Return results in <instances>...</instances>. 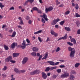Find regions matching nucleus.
I'll use <instances>...</instances> for the list:
<instances>
[{
    "label": "nucleus",
    "mask_w": 80,
    "mask_h": 80,
    "mask_svg": "<svg viewBox=\"0 0 80 80\" xmlns=\"http://www.w3.org/2000/svg\"><path fill=\"white\" fill-rule=\"evenodd\" d=\"M59 67L60 68H65V66H64V65H60L59 66Z\"/></svg>",
    "instance_id": "57"
},
{
    "label": "nucleus",
    "mask_w": 80,
    "mask_h": 80,
    "mask_svg": "<svg viewBox=\"0 0 80 80\" xmlns=\"http://www.w3.org/2000/svg\"><path fill=\"white\" fill-rule=\"evenodd\" d=\"M71 42H73L74 44H76V40H75V39L72 38L71 40Z\"/></svg>",
    "instance_id": "15"
},
{
    "label": "nucleus",
    "mask_w": 80,
    "mask_h": 80,
    "mask_svg": "<svg viewBox=\"0 0 80 80\" xmlns=\"http://www.w3.org/2000/svg\"><path fill=\"white\" fill-rule=\"evenodd\" d=\"M33 52H38V48L37 47H33L32 48Z\"/></svg>",
    "instance_id": "13"
},
{
    "label": "nucleus",
    "mask_w": 80,
    "mask_h": 80,
    "mask_svg": "<svg viewBox=\"0 0 80 80\" xmlns=\"http://www.w3.org/2000/svg\"><path fill=\"white\" fill-rule=\"evenodd\" d=\"M64 5H63V4H61L60 5L58 6L59 7H63Z\"/></svg>",
    "instance_id": "55"
},
{
    "label": "nucleus",
    "mask_w": 80,
    "mask_h": 80,
    "mask_svg": "<svg viewBox=\"0 0 80 80\" xmlns=\"http://www.w3.org/2000/svg\"><path fill=\"white\" fill-rule=\"evenodd\" d=\"M42 77L43 79H46L47 78V75L44 72H42Z\"/></svg>",
    "instance_id": "5"
},
{
    "label": "nucleus",
    "mask_w": 80,
    "mask_h": 80,
    "mask_svg": "<svg viewBox=\"0 0 80 80\" xmlns=\"http://www.w3.org/2000/svg\"><path fill=\"white\" fill-rule=\"evenodd\" d=\"M76 23L77 25V26H78V25L80 23V21H77L76 22Z\"/></svg>",
    "instance_id": "42"
},
{
    "label": "nucleus",
    "mask_w": 80,
    "mask_h": 80,
    "mask_svg": "<svg viewBox=\"0 0 80 80\" xmlns=\"http://www.w3.org/2000/svg\"><path fill=\"white\" fill-rule=\"evenodd\" d=\"M28 23L29 24H32V21L31 20H29L28 21Z\"/></svg>",
    "instance_id": "63"
},
{
    "label": "nucleus",
    "mask_w": 80,
    "mask_h": 80,
    "mask_svg": "<svg viewBox=\"0 0 80 80\" xmlns=\"http://www.w3.org/2000/svg\"><path fill=\"white\" fill-rule=\"evenodd\" d=\"M56 5H59V4H60L61 2H58V0H56Z\"/></svg>",
    "instance_id": "39"
},
{
    "label": "nucleus",
    "mask_w": 80,
    "mask_h": 80,
    "mask_svg": "<svg viewBox=\"0 0 80 80\" xmlns=\"http://www.w3.org/2000/svg\"><path fill=\"white\" fill-rule=\"evenodd\" d=\"M28 0H27V1L25 2V3L24 4V5H27V4L28 3Z\"/></svg>",
    "instance_id": "51"
},
{
    "label": "nucleus",
    "mask_w": 80,
    "mask_h": 80,
    "mask_svg": "<svg viewBox=\"0 0 80 80\" xmlns=\"http://www.w3.org/2000/svg\"><path fill=\"white\" fill-rule=\"evenodd\" d=\"M32 10L35 11H37L38 10V8H37L36 7H34L32 8Z\"/></svg>",
    "instance_id": "32"
},
{
    "label": "nucleus",
    "mask_w": 80,
    "mask_h": 80,
    "mask_svg": "<svg viewBox=\"0 0 80 80\" xmlns=\"http://www.w3.org/2000/svg\"><path fill=\"white\" fill-rule=\"evenodd\" d=\"M57 71L58 72V73H61V72H62V70H61V69H58L57 70Z\"/></svg>",
    "instance_id": "38"
},
{
    "label": "nucleus",
    "mask_w": 80,
    "mask_h": 80,
    "mask_svg": "<svg viewBox=\"0 0 80 80\" xmlns=\"http://www.w3.org/2000/svg\"><path fill=\"white\" fill-rule=\"evenodd\" d=\"M65 23V20H63L59 22V24L61 25H63Z\"/></svg>",
    "instance_id": "27"
},
{
    "label": "nucleus",
    "mask_w": 80,
    "mask_h": 80,
    "mask_svg": "<svg viewBox=\"0 0 80 80\" xmlns=\"http://www.w3.org/2000/svg\"><path fill=\"white\" fill-rule=\"evenodd\" d=\"M12 57L10 56L5 58V62H10V61L12 60Z\"/></svg>",
    "instance_id": "2"
},
{
    "label": "nucleus",
    "mask_w": 80,
    "mask_h": 80,
    "mask_svg": "<svg viewBox=\"0 0 80 80\" xmlns=\"http://www.w3.org/2000/svg\"><path fill=\"white\" fill-rule=\"evenodd\" d=\"M54 35V37H57L58 36V33L55 32Z\"/></svg>",
    "instance_id": "62"
},
{
    "label": "nucleus",
    "mask_w": 80,
    "mask_h": 80,
    "mask_svg": "<svg viewBox=\"0 0 80 80\" xmlns=\"http://www.w3.org/2000/svg\"><path fill=\"white\" fill-rule=\"evenodd\" d=\"M28 2H30L31 3H33L34 2V0H28Z\"/></svg>",
    "instance_id": "44"
},
{
    "label": "nucleus",
    "mask_w": 80,
    "mask_h": 80,
    "mask_svg": "<svg viewBox=\"0 0 80 80\" xmlns=\"http://www.w3.org/2000/svg\"><path fill=\"white\" fill-rule=\"evenodd\" d=\"M75 16L77 18H78V17H80V15H79L78 13H75Z\"/></svg>",
    "instance_id": "35"
},
{
    "label": "nucleus",
    "mask_w": 80,
    "mask_h": 80,
    "mask_svg": "<svg viewBox=\"0 0 80 80\" xmlns=\"http://www.w3.org/2000/svg\"><path fill=\"white\" fill-rule=\"evenodd\" d=\"M70 13V12L69 11H67L66 12H65L64 15H68Z\"/></svg>",
    "instance_id": "29"
},
{
    "label": "nucleus",
    "mask_w": 80,
    "mask_h": 80,
    "mask_svg": "<svg viewBox=\"0 0 80 80\" xmlns=\"http://www.w3.org/2000/svg\"><path fill=\"white\" fill-rule=\"evenodd\" d=\"M80 65V63L78 62L76 63L75 64L74 67H75V68H77V67H78Z\"/></svg>",
    "instance_id": "19"
},
{
    "label": "nucleus",
    "mask_w": 80,
    "mask_h": 80,
    "mask_svg": "<svg viewBox=\"0 0 80 80\" xmlns=\"http://www.w3.org/2000/svg\"><path fill=\"white\" fill-rule=\"evenodd\" d=\"M37 11L38 12V13H42V11L40 10V9H38V10Z\"/></svg>",
    "instance_id": "40"
},
{
    "label": "nucleus",
    "mask_w": 80,
    "mask_h": 80,
    "mask_svg": "<svg viewBox=\"0 0 80 80\" xmlns=\"http://www.w3.org/2000/svg\"><path fill=\"white\" fill-rule=\"evenodd\" d=\"M60 51V48L58 47L56 49V52H59Z\"/></svg>",
    "instance_id": "53"
},
{
    "label": "nucleus",
    "mask_w": 80,
    "mask_h": 80,
    "mask_svg": "<svg viewBox=\"0 0 80 80\" xmlns=\"http://www.w3.org/2000/svg\"><path fill=\"white\" fill-rule=\"evenodd\" d=\"M68 50L69 52H71L70 54V57L71 58H73L75 56V50L74 48H72L71 47L68 48Z\"/></svg>",
    "instance_id": "1"
},
{
    "label": "nucleus",
    "mask_w": 80,
    "mask_h": 80,
    "mask_svg": "<svg viewBox=\"0 0 80 80\" xmlns=\"http://www.w3.org/2000/svg\"><path fill=\"white\" fill-rule=\"evenodd\" d=\"M67 43L70 45V46H73V44L70 42H67Z\"/></svg>",
    "instance_id": "33"
},
{
    "label": "nucleus",
    "mask_w": 80,
    "mask_h": 80,
    "mask_svg": "<svg viewBox=\"0 0 80 80\" xmlns=\"http://www.w3.org/2000/svg\"><path fill=\"white\" fill-rule=\"evenodd\" d=\"M47 63H48L50 65L53 66L55 65V62L53 61H47Z\"/></svg>",
    "instance_id": "10"
},
{
    "label": "nucleus",
    "mask_w": 80,
    "mask_h": 80,
    "mask_svg": "<svg viewBox=\"0 0 80 80\" xmlns=\"http://www.w3.org/2000/svg\"><path fill=\"white\" fill-rule=\"evenodd\" d=\"M59 63L60 62H57L56 63H54V65H55V66L57 65H58V64H59Z\"/></svg>",
    "instance_id": "61"
},
{
    "label": "nucleus",
    "mask_w": 80,
    "mask_h": 80,
    "mask_svg": "<svg viewBox=\"0 0 80 80\" xmlns=\"http://www.w3.org/2000/svg\"><path fill=\"white\" fill-rule=\"evenodd\" d=\"M10 62L12 63H15L16 62V61L15 60H11L10 61Z\"/></svg>",
    "instance_id": "47"
},
{
    "label": "nucleus",
    "mask_w": 80,
    "mask_h": 80,
    "mask_svg": "<svg viewBox=\"0 0 80 80\" xmlns=\"http://www.w3.org/2000/svg\"><path fill=\"white\" fill-rule=\"evenodd\" d=\"M18 28H20L21 29H22V26L20 25L18 26Z\"/></svg>",
    "instance_id": "64"
},
{
    "label": "nucleus",
    "mask_w": 80,
    "mask_h": 80,
    "mask_svg": "<svg viewBox=\"0 0 80 80\" xmlns=\"http://www.w3.org/2000/svg\"><path fill=\"white\" fill-rule=\"evenodd\" d=\"M50 68L49 67H47L46 68L45 71V72H48V71L50 70Z\"/></svg>",
    "instance_id": "31"
},
{
    "label": "nucleus",
    "mask_w": 80,
    "mask_h": 80,
    "mask_svg": "<svg viewBox=\"0 0 80 80\" xmlns=\"http://www.w3.org/2000/svg\"><path fill=\"white\" fill-rule=\"evenodd\" d=\"M71 73L72 75H75L76 74V72L74 70H71Z\"/></svg>",
    "instance_id": "26"
},
{
    "label": "nucleus",
    "mask_w": 80,
    "mask_h": 80,
    "mask_svg": "<svg viewBox=\"0 0 80 80\" xmlns=\"http://www.w3.org/2000/svg\"><path fill=\"white\" fill-rule=\"evenodd\" d=\"M10 10H15V8L13 7H12L11 8H9Z\"/></svg>",
    "instance_id": "52"
},
{
    "label": "nucleus",
    "mask_w": 80,
    "mask_h": 80,
    "mask_svg": "<svg viewBox=\"0 0 80 80\" xmlns=\"http://www.w3.org/2000/svg\"><path fill=\"white\" fill-rule=\"evenodd\" d=\"M70 79L71 80H74L75 79V76L73 75H71L70 76Z\"/></svg>",
    "instance_id": "22"
},
{
    "label": "nucleus",
    "mask_w": 80,
    "mask_h": 80,
    "mask_svg": "<svg viewBox=\"0 0 80 80\" xmlns=\"http://www.w3.org/2000/svg\"><path fill=\"white\" fill-rule=\"evenodd\" d=\"M26 71V70L25 69L21 70L20 71V73H25Z\"/></svg>",
    "instance_id": "37"
},
{
    "label": "nucleus",
    "mask_w": 80,
    "mask_h": 80,
    "mask_svg": "<svg viewBox=\"0 0 80 80\" xmlns=\"http://www.w3.org/2000/svg\"><path fill=\"white\" fill-rule=\"evenodd\" d=\"M31 55L33 56V57H36L37 56V54L35 52H32L31 54Z\"/></svg>",
    "instance_id": "21"
},
{
    "label": "nucleus",
    "mask_w": 80,
    "mask_h": 80,
    "mask_svg": "<svg viewBox=\"0 0 80 80\" xmlns=\"http://www.w3.org/2000/svg\"><path fill=\"white\" fill-rule=\"evenodd\" d=\"M2 76L3 77V78H5L7 77V75L5 74H2Z\"/></svg>",
    "instance_id": "59"
},
{
    "label": "nucleus",
    "mask_w": 80,
    "mask_h": 80,
    "mask_svg": "<svg viewBox=\"0 0 80 80\" xmlns=\"http://www.w3.org/2000/svg\"><path fill=\"white\" fill-rule=\"evenodd\" d=\"M26 19L27 20H28L30 19V17H29V16H26Z\"/></svg>",
    "instance_id": "50"
},
{
    "label": "nucleus",
    "mask_w": 80,
    "mask_h": 80,
    "mask_svg": "<svg viewBox=\"0 0 80 80\" xmlns=\"http://www.w3.org/2000/svg\"><path fill=\"white\" fill-rule=\"evenodd\" d=\"M14 71L16 73H20V71H19L18 69L17 68H15L14 69Z\"/></svg>",
    "instance_id": "12"
},
{
    "label": "nucleus",
    "mask_w": 80,
    "mask_h": 80,
    "mask_svg": "<svg viewBox=\"0 0 80 80\" xmlns=\"http://www.w3.org/2000/svg\"><path fill=\"white\" fill-rule=\"evenodd\" d=\"M55 33V32H54V31L53 30H51V33L52 35H54Z\"/></svg>",
    "instance_id": "43"
},
{
    "label": "nucleus",
    "mask_w": 80,
    "mask_h": 80,
    "mask_svg": "<svg viewBox=\"0 0 80 80\" xmlns=\"http://www.w3.org/2000/svg\"><path fill=\"white\" fill-rule=\"evenodd\" d=\"M45 11L46 13H48V12H50L49 9H48V8H46V9L45 10Z\"/></svg>",
    "instance_id": "34"
},
{
    "label": "nucleus",
    "mask_w": 80,
    "mask_h": 80,
    "mask_svg": "<svg viewBox=\"0 0 80 80\" xmlns=\"http://www.w3.org/2000/svg\"><path fill=\"white\" fill-rule=\"evenodd\" d=\"M11 80H15V78H13V75H12L11 76Z\"/></svg>",
    "instance_id": "45"
},
{
    "label": "nucleus",
    "mask_w": 80,
    "mask_h": 80,
    "mask_svg": "<svg viewBox=\"0 0 80 80\" xmlns=\"http://www.w3.org/2000/svg\"><path fill=\"white\" fill-rule=\"evenodd\" d=\"M17 46V43L16 42H13L11 44V48H15V46Z\"/></svg>",
    "instance_id": "9"
},
{
    "label": "nucleus",
    "mask_w": 80,
    "mask_h": 80,
    "mask_svg": "<svg viewBox=\"0 0 80 80\" xmlns=\"http://www.w3.org/2000/svg\"><path fill=\"white\" fill-rule=\"evenodd\" d=\"M49 10V12H50V11H52L53 9V7L52 6H50L48 8Z\"/></svg>",
    "instance_id": "30"
},
{
    "label": "nucleus",
    "mask_w": 80,
    "mask_h": 80,
    "mask_svg": "<svg viewBox=\"0 0 80 80\" xmlns=\"http://www.w3.org/2000/svg\"><path fill=\"white\" fill-rule=\"evenodd\" d=\"M57 75H54L52 76V78H57Z\"/></svg>",
    "instance_id": "54"
},
{
    "label": "nucleus",
    "mask_w": 80,
    "mask_h": 80,
    "mask_svg": "<svg viewBox=\"0 0 80 80\" xmlns=\"http://www.w3.org/2000/svg\"><path fill=\"white\" fill-rule=\"evenodd\" d=\"M28 60V58L27 57H24L22 61V64L24 65L27 62V61Z\"/></svg>",
    "instance_id": "4"
},
{
    "label": "nucleus",
    "mask_w": 80,
    "mask_h": 80,
    "mask_svg": "<svg viewBox=\"0 0 80 80\" xmlns=\"http://www.w3.org/2000/svg\"><path fill=\"white\" fill-rule=\"evenodd\" d=\"M20 55V53H14L12 54L13 57H17Z\"/></svg>",
    "instance_id": "11"
},
{
    "label": "nucleus",
    "mask_w": 80,
    "mask_h": 80,
    "mask_svg": "<svg viewBox=\"0 0 80 80\" xmlns=\"http://www.w3.org/2000/svg\"><path fill=\"white\" fill-rule=\"evenodd\" d=\"M41 17H42L43 18L46 20V21H48V18H47V16L45 13H43V15H41Z\"/></svg>",
    "instance_id": "6"
},
{
    "label": "nucleus",
    "mask_w": 80,
    "mask_h": 80,
    "mask_svg": "<svg viewBox=\"0 0 80 80\" xmlns=\"http://www.w3.org/2000/svg\"><path fill=\"white\" fill-rule=\"evenodd\" d=\"M20 22L19 23V24H20V25H23V21H20Z\"/></svg>",
    "instance_id": "56"
},
{
    "label": "nucleus",
    "mask_w": 80,
    "mask_h": 80,
    "mask_svg": "<svg viewBox=\"0 0 80 80\" xmlns=\"http://www.w3.org/2000/svg\"><path fill=\"white\" fill-rule=\"evenodd\" d=\"M48 41H50V39L48 37L47 38V40H46V42H48Z\"/></svg>",
    "instance_id": "49"
},
{
    "label": "nucleus",
    "mask_w": 80,
    "mask_h": 80,
    "mask_svg": "<svg viewBox=\"0 0 80 80\" xmlns=\"http://www.w3.org/2000/svg\"><path fill=\"white\" fill-rule=\"evenodd\" d=\"M4 6L2 4V3L1 2H0V7L1 9H2L4 7Z\"/></svg>",
    "instance_id": "28"
},
{
    "label": "nucleus",
    "mask_w": 80,
    "mask_h": 80,
    "mask_svg": "<svg viewBox=\"0 0 80 80\" xmlns=\"http://www.w3.org/2000/svg\"><path fill=\"white\" fill-rule=\"evenodd\" d=\"M48 53H46L44 57L42 58V59H43V60H46L47 57H48Z\"/></svg>",
    "instance_id": "17"
},
{
    "label": "nucleus",
    "mask_w": 80,
    "mask_h": 80,
    "mask_svg": "<svg viewBox=\"0 0 80 80\" xmlns=\"http://www.w3.org/2000/svg\"><path fill=\"white\" fill-rule=\"evenodd\" d=\"M26 41L27 42V43H29L30 42V41L29 40L28 38H27L26 39Z\"/></svg>",
    "instance_id": "60"
},
{
    "label": "nucleus",
    "mask_w": 80,
    "mask_h": 80,
    "mask_svg": "<svg viewBox=\"0 0 80 80\" xmlns=\"http://www.w3.org/2000/svg\"><path fill=\"white\" fill-rule=\"evenodd\" d=\"M62 40H66L67 38V34H66L63 37H62Z\"/></svg>",
    "instance_id": "23"
},
{
    "label": "nucleus",
    "mask_w": 80,
    "mask_h": 80,
    "mask_svg": "<svg viewBox=\"0 0 80 80\" xmlns=\"http://www.w3.org/2000/svg\"><path fill=\"white\" fill-rule=\"evenodd\" d=\"M21 47H22V49H25V48L26 47V44H25V41H23V42L22 44Z\"/></svg>",
    "instance_id": "8"
},
{
    "label": "nucleus",
    "mask_w": 80,
    "mask_h": 80,
    "mask_svg": "<svg viewBox=\"0 0 80 80\" xmlns=\"http://www.w3.org/2000/svg\"><path fill=\"white\" fill-rule=\"evenodd\" d=\"M68 77H69V73L67 72L62 74L61 76V78H66Z\"/></svg>",
    "instance_id": "3"
},
{
    "label": "nucleus",
    "mask_w": 80,
    "mask_h": 80,
    "mask_svg": "<svg viewBox=\"0 0 80 80\" xmlns=\"http://www.w3.org/2000/svg\"><path fill=\"white\" fill-rule=\"evenodd\" d=\"M42 58V55H41L39 56V59H38V61H39V60H41V58Z\"/></svg>",
    "instance_id": "48"
},
{
    "label": "nucleus",
    "mask_w": 80,
    "mask_h": 80,
    "mask_svg": "<svg viewBox=\"0 0 80 80\" xmlns=\"http://www.w3.org/2000/svg\"><path fill=\"white\" fill-rule=\"evenodd\" d=\"M75 8L76 10H78L79 8V7H78V5L77 3L76 5Z\"/></svg>",
    "instance_id": "36"
},
{
    "label": "nucleus",
    "mask_w": 80,
    "mask_h": 80,
    "mask_svg": "<svg viewBox=\"0 0 80 80\" xmlns=\"http://www.w3.org/2000/svg\"><path fill=\"white\" fill-rule=\"evenodd\" d=\"M64 29L67 32H70V31H71V29H70V28L69 27H65Z\"/></svg>",
    "instance_id": "14"
},
{
    "label": "nucleus",
    "mask_w": 80,
    "mask_h": 80,
    "mask_svg": "<svg viewBox=\"0 0 80 80\" xmlns=\"http://www.w3.org/2000/svg\"><path fill=\"white\" fill-rule=\"evenodd\" d=\"M42 22L43 23H45V20L43 19V18L42 19Z\"/></svg>",
    "instance_id": "58"
},
{
    "label": "nucleus",
    "mask_w": 80,
    "mask_h": 80,
    "mask_svg": "<svg viewBox=\"0 0 80 80\" xmlns=\"http://www.w3.org/2000/svg\"><path fill=\"white\" fill-rule=\"evenodd\" d=\"M16 32L14 31L12 33V35L11 36V37H15V35H16Z\"/></svg>",
    "instance_id": "18"
},
{
    "label": "nucleus",
    "mask_w": 80,
    "mask_h": 80,
    "mask_svg": "<svg viewBox=\"0 0 80 80\" xmlns=\"http://www.w3.org/2000/svg\"><path fill=\"white\" fill-rule=\"evenodd\" d=\"M42 30H40L37 32H34V34H38V33H42Z\"/></svg>",
    "instance_id": "20"
},
{
    "label": "nucleus",
    "mask_w": 80,
    "mask_h": 80,
    "mask_svg": "<svg viewBox=\"0 0 80 80\" xmlns=\"http://www.w3.org/2000/svg\"><path fill=\"white\" fill-rule=\"evenodd\" d=\"M57 68V66H55L54 67H51V68H50V70L52 71L53 70H54V69H56Z\"/></svg>",
    "instance_id": "24"
},
{
    "label": "nucleus",
    "mask_w": 80,
    "mask_h": 80,
    "mask_svg": "<svg viewBox=\"0 0 80 80\" xmlns=\"http://www.w3.org/2000/svg\"><path fill=\"white\" fill-rule=\"evenodd\" d=\"M38 70H37L33 72H31L30 73V75H35V74H37V73H38Z\"/></svg>",
    "instance_id": "7"
},
{
    "label": "nucleus",
    "mask_w": 80,
    "mask_h": 80,
    "mask_svg": "<svg viewBox=\"0 0 80 80\" xmlns=\"http://www.w3.org/2000/svg\"><path fill=\"white\" fill-rule=\"evenodd\" d=\"M4 47L5 50H8V47L6 45H4Z\"/></svg>",
    "instance_id": "25"
},
{
    "label": "nucleus",
    "mask_w": 80,
    "mask_h": 80,
    "mask_svg": "<svg viewBox=\"0 0 80 80\" xmlns=\"http://www.w3.org/2000/svg\"><path fill=\"white\" fill-rule=\"evenodd\" d=\"M38 38L39 41L40 42H42V40L41 38H40V37H38Z\"/></svg>",
    "instance_id": "46"
},
{
    "label": "nucleus",
    "mask_w": 80,
    "mask_h": 80,
    "mask_svg": "<svg viewBox=\"0 0 80 80\" xmlns=\"http://www.w3.org/2000/svg\"><path fill=\"white\" fill-rule=\"evenodd\" d=\"M57 22H56L55 19L52 22L51 24L52 25H55L56 24H57Z\"/></svg>",
    "instance_id": "16"
},
{
    "label": "nucleus",
    "mask_w": 80,
    "mask_h": 80,
    "mask_svg": "<svg viewBox=\"0 0 80 80\" xmlns=\"http://www.w3.org/2000/svg\"><path fill=\"white\" fill-rule=\"evenodd\" d=\"M7 69V67L6 66H4L3 68L2 69V70H3V71H5Z\"/></svg>",
    "instance_id": "41"
}]
</instances>
